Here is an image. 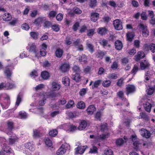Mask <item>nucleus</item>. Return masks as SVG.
Here are the masks:
<instances>
[{
    "mask_svg": "<svg viewBox=\"0 0 155 155\" xmlns=\"http://www.w3.org/2000/svg\"><path fill=\"white\" fill-rule=\"evenodd\" d=\"M152 105L151 104L148 102H146L144 104V108L145 110L148 112H150L151 111Z\"/></svg>",
    "mask_w": 155,
    "mask_h": 155,
    "instance_id": "obj_25",
    "label": "nucleus"
},
{
    "mask_svg": "<svg viewBox=\"0 0 155 155\" xmlns=\"http://www.w3.org/2000/svg\"><path fill=\"white\" fill-rule=\"evenodd\" d=\"M80 26V24L79 22H77L75 23L72 26V29L74 31H76L78 29V28Z\"/></svg>",
    "mask_w": 155,
    "mask_h": 155,
    "instance_id": "obj_55",
    "label": "nucleus"
},
{
    "mask_svg": "<svg viewBox=\"0 0 155 155\" xmlns=\"http://www.w3.org/2000/svg\"><path fill=\"white\" fill-rule=\"evenodd\" d=\"M109 135L110 134L108 133H107L106 134H103L95 137V139L97 140H104L108 138Z\"/></svg>",
    "mask_w": 155,
    "mask_h": 155,
    "instance_id": "obj_18",
    "label": "nucleus"
},
{
    "mask_svg": "<svg viewBox=\"0 0 155 155\" xmlns=\"http://www.w3.org/2000/svg\"><path fill=\"white\" fill-rule=\"evenodd\" d=\"M65 44L67 45H71V38L69 36H67L65 40Z\"/></svg>",
    "mask_w": 155,
    "mask_h": 155,
    "instance_id": "obj_60",
    "label": "nucleus"
},
{
    "mask_svg": "<svg viewBox=\"0 0 155 155\" xmlns=\"http://www.w3.org/2000/svg\"><path fill=\"white\" fill-rule=\"evenodd\" d=\"M87 92L86 88H83L81 90L79 93L80 95L81 96H84Z\"/></svg>",
    "mask_w": 155,
    "mask_h": 155,
    "instance_id": "obj_62",
    "label": "nucleus"
},
{
    "mask_svg": "<svg viewBox=\"0 0 155 155\" xmlns=\"http://www.w3.org/2000/svg\"><path fill=\"white\" fill-rule=\"evenodd\" d=\"M150 66L149 63L146 60L144 61V62H141L140 63V68H147Z\"/></svg>",
    "mask_w": 155,
    "mask_h": 155,
    "instance_id": "obj_37",
    "label": "nucleus"
},
{
    "mask_svg": "<svg viewBox=\"0 0 155 155\" xmlns=\"http://www.w3.org/2000/svg\"><path fill=\"white\" fill-rule=\"evenodd\" d=\"M45 144L48 147L52 146L53 144L51 140L48 137H45L44 139Z\"/></svg>",
    "mask_w": 155,
    "mask_h": 155,
    "instance_id": "obj_30",
    "label": "nucleus"
},
{
    "mask_svg": "<svg viewBox=\"0 0 155 155\" xmlns=\"http://www.w3.org/2000/svg\"><path fill=\"white\" fill-rule=\"evenodd\" d=\"M106 52H103L102 51H98L97 54V58H98L100 59H102L104 56L106 54Z\"/></svg>",
    "mask_w": 155,
    "mask_h": 155,
    "instance_id": "obj_44",
    "label": "nucleus"
},
{
    "mask_svg": "<svg viewBox=\"0 0 155 155\" xmlns=\"http://www.w3.org/2000/svg\"><path fill=\"white\" fill-rule=\"evenodd\" d=\"M108 77L110 79H116L117 78V76L115 73H110L108 74Z\"/></svg>",
    "mask_w": 155,
    "mask_h": 155,
    "instance_id": "obj_54",
    "label": "nucleus"
},
{
    "mask_svg": "<svg viewBox=\"0 0 155 155\" xmlns=\"http://www.w3.org/2000/svg\"><path fill=\"white\" fill-rule=\"evenodd\" d=\"M114 44L115 48L117 50H121L123 47V44L121 41L119 40H117L115 42Z\"/></svg>",
    "mask_w": 155,
    "mask_h": 155,
    "instance_id": "obj_17",
    "label": "nucleus"
},
{
    "mask_svg": "<svg viewBox=\"0 0 155 155\" xmlns=\"http://www.w3.org/2000/svg\"><path fill=\"white\" fill-rule=\"evenodd\" d=\"M113 25L114 28L116 30H120L123 29L122 22L120 19L114 20L113 22Z\"/></svg>",
    "mask_w": 155,
    "mask_h": 155,
    "instance_id": "obj_3",
    "label": "nucleus"
},
{
    "mask_svg": "<svg viewBox=\"0 0 155 155\" xmlns=\"http://www.w3.org/2000/svg\"><path fill=\"white\" fill-rule=\"evenodd\" d=\"M72 10L73 12L76 14L79 15L82 13V11L79 8L76 7H74Z\"/></svg>",
    "mask_w": 155,
    "mask_h": 155,
    "instance_id": "obj_45",
    "label": "nucleus"
},
{
    "mask_svg": "<svg viewBox=\"0 0 155 155\" xmlns=\"http://www.w3.org/2000/svg\"><path fill=\"white\" fill-rule=\"evenodd\" d=\"M25 147L26 149H29L31 151H33L35 149L34 145L32 142H30L26 143L25 144Z\"/></svg>",
    "mask_w": 155,
    "mask_h": 155,
    "instance_id": "obj_22",
    "label": "nucleus"
},
{
    "mask_svg": "<svg viewBox=\"0 0 155 155\" xmlns=\"http://www.w3.org/2000/svg\"><path fill=\"white\" fill-rule=\"evenodd\" d=\"M108 124L107 123L101 124L100 126V130L101 131L104 132L108 129Z\"/></svg>",
    "mask_w": 155,
    "mask_h": 155,
    "instance_id": "obj_39",
    "label": "nucleus"
},
{
    "mask_svg": "<svg viewBox=\"0 0 155 155\" xmlns=\"http://www.w3.org/2000/svg\"><path fill=\"white\" fill-rule=\"evenodd\" d=\"M108 30L105 27L100 28L98 29L97 33L101 35H103L106 34Z\"/></svg>",
    "mask_w": 155,
    "mask_h": 155,
    "instance_id": "obj_16",
    "label": "nucleus"
},
{
    "mask_svg": "<svg viewBox=\"0 0 155 155\" xmlns=\"http://www.w3.org/2000/svg\"><path fill=\"white\" fill-rule=\"evenodd\" d=\"M7 127L4 129V131L8 135L11 132L14 128V123L12 121H8L7 122Z\"/></svg>",
    "mask_w": 155,
    "mask_h": 155,
    "instance_id": "obj_4",
    "label": "nucleus"
},
{
    "mask_svg": "<svg viewBox=\"0 0 155 155\" xmlns=\"http://www.w3.org/2000/svg\"><path fill=\"white\" fill-rule=\"evenodd\" d=\"M45 18L44 17H38L35 19L34 22V23L35 25L38 26L40 25L44 20H45Z\"/></svg>",
    "mask_w": 155,
    "mask_h": 155,
    "instance_id": "obj_24",
    "label": "nucleus"
},
{
    "mask_svg": "<svg viewBox=\"0 0 155 155\" xmlns=\"http://www.w3.org/2000/svg\"><path fill=\"white\" fill-rule=\"evenodd\" d=\"M97 4V0H90L89 3V7L91 8H94L95 7Z\"/></svg>",
    "mask_w": 155,
    "mask_h": 155,
    "instance_id": "obj_35",
    "label": "nucleus"
},
{
    "mask_svg": "<svg viewBox=\"0 0 155 155\" xmlns=\"http://www.w3.org/2000/svg\"><path fill=\"white\" fill-rule=\"evenodd\" d=\"M41 76L43 79L44 80L47 79L50 77L49 73L47 71H42L41 74Z\"/></svg>",
    "mask_w": 155,
    "mask_h": 155,
    "instance_id": "obj_32",
    "label": "nucleus"
},
{
    "mask_svg": "<svg viewBox=\"0 0 155 155\" xmlns=\"http://www.w3.org/2000/svg\"><path fill=\"white\" fill-rule=\"evenodd\" d=\"M64 51L63 49L60 48H58L56 50L55 54L56 56L58 58H61L63 54Z\"/></svg>",
    "mask_w": 155,
    "mask_h": 155,
    "instance_id": "obj_23",
    "label": "nucleus"
},
{
    "mask_svg": "<svg viewBox=\"0 0 155 155\" xmlns=\"http://www.w3.org/2000/svg\"><path fill=\"white\" fill-rule=\"evenodd\" d=\"M95 29H89L87 31V35L89 37H92L94 34Z\"/></svg>",
    "mask_w": 155,
    "mask_h": 155,
    "instance_id": "obj_59",
    "label": "nucleus"
},
{
    "mask_svg": "<svg viewBox=\"0 0 155 155\" xmlns=\"http://www.w3.org/2000/svg\"><path fill=\"white\" fill-rule=\"evenodd\" d=\"M57 14L56 11H52L49 12L48 14V17L50 18H53L55 17Z\"/></svg>",
    "mask_w": 155,
    "mask_h": 155,
    "instance_id": "obj_40",
    "label": "nucleus"
},
{
    "mask_svg": "<svg viewBox=\"0 0 155 155\" xmlns=\"http://www.w3.org/2000/svg\"><path fill=\"white\" fill-rule=\"evenodd\" d=\"M66 103V100L64 98H61L58 101V103L59 105H63Z\"/></svg>",
    "mask_w": 155,
    "mask_h": 155,
    "instance_id": "obj_58",
    "label": "nucleus"
},
{
    "mask_svg": "<svg viewBox=\"0 0 155 155\" xmlns=\"http://www.w3.org/2000/svg\"><path fill=\"white\" fill-rule=\"evenodd\" d=\"M141 135L143 137L148 139L151 137V134L149 130L143 128L141 129Z\"/></svg>",
    "mask_w": 155,
    "mask_h": 155,
    "instance_id": "obj_9",
    "label": "nucleus"
},
{
    "mask_svg": "<svg viewBox=\"0 0 155 155\" xmlns=\"http://www.w3.org/2000/svg\"><path fill=\"white\" fill-rule=\"evenodd\" d=\"M29 48L28 49L30 52H33L35 53H36L37 52L38 50L35 43H33L29 45Z\"/></svg>",
    "mask_w": 155,
    "mask_h": 155,
    "instance_id": "obj_21",
    "label": "nucleus"
},
{
    "mask_svg": "<svg viewBox=\"0 0 155 155\" xmlns=\"http://www.w3.org/2000/svg\"><path fill=\"white\" fill-rule=\"evenodd\" d=\"M134 36V35L132 32L127 33L126 34L127 40L130 42L132 41Z\"/></svg>",
    "mask_w": 155,
    "mask_h": 155,
    "instance_id": "obj_27",
    "label": "nucleus"
},
{
    "mask_svg": "<svg viewBox=\"0 0 155 155\" xmlns=\"http://www.w3.org/2000/svg\"><path fill=\"white\" fill-rule=\"evenodd\" d=\"M77 107L80 109H84L85 107V103L83 101H80L77 104Z\"/></svg>",
    "mask_w": 155,
    "mask_h": 155,
    "instance_id": "obj_38",
    "label": "nucleus"
},
{
    "mask_svg": "<svg viewBox=\"0 0 155 155\" xmlns=\"http://www.w3.org/2000/svg\"><path fill=\"white\" fill-rule=\"evenodd\" d=\"M96 110V108L94 105H89L86 109V111L88 115H92Z\"/></svg>",
    "mask_w": 155,
    "mask_h": 155,
    "instance_id": "obj_13",
    "label": "nucleus"
},
{
    "mask_svg": "<svg viewBox=\"0 0 155 155\" xmlns=\"http://www.w3.org/2000/svg\"><path fill=\"white\" fill-rule=\"evenodd\" d=\"M117 94L119 98L122 101H126L127 100L126 98L124 96V92L123 91H119L117 93Z\"/></svg>",
    "mask_w": 155,
    "mask_h": 155,
    "instance_id": "obj_33",
    "label": "nucleus"
},
{
    "mask_svg": "<svg viewBox=\"0 0 155 155\" xmlns=\"http://www.w3.org/2000/svg\"><path fill=\"white\" fill-rule=\"evenodd\" d=\"M78 60L80 62H82L84 64L87 62V56L85 54H82L78 57Z\"/></svg>",
    "mask_w": 155,
    "mask_h": 155,
    "instance_id": "obj_29",
    "label": "nucleus"
},
{
    "mask_svg": "<svg viewBox=\"0 0 155 155\" xmlns=\"http://www.w3.org/2000/svg\"><path fill=\"white\" fill-rule=\"evenodd\" d=\"M3 97L4 99L7 102V104H6V105L7 106H8L10 105V101L9 99V97H3V94H0V101L2 100V98Z\"/></svg>",
    "mask_w": 155,
    "mask_h": 155,
    "instance_id": "obj_49",
    "label": "nucleus"
},
{
    "mask_svg": "<svg viewBox=\"0 0 155 155\" xmlns=\"http://www.w3.org/2000/svg\"><path fill=\"white\" fill-rule=\"evenodd\" d=\"M12 17L9 13H5L2 17L3 20L5 21H8L11 20Z\"/></svg>",
    "mask_w": 155,
    "mask_h": 155,
    "instance_id": "obj_26",
    "label": "nucleus"
},
{
    "mask_svg": "<svg viewBox=\"0 0 155 155\" xmlns=\"http://www.w3.org/2000/svg\"><path fill=\"white\" fill-rule=\"evenodd\" d=\"M139 25L142 30L143 36L145 37H147L149 35V31L147 29V27L143 24H140Z\"/></svg>",
    "mask_w": 155,
    "mask_h": 155,
    "instance_id": "obj_8",
    "label": "nucleus"
},
{
    "mask_svg": "<svg viewBox=\"0 0 155 155\" xmlns=\"http://www.w3.org/2000/svg\"><path fill=\"white\" fill-rule=\"evenodd\" d=\"M126 94L128 96L130 94L134 93L136 91V87L133 84L127 85L126 87Z\"/></svg>",
    "mask_w": 155,
    "mask_h": 155,
    "instance_id": "obj_5",
    "label": "nucleus"
},
{
    "mask_svg": "<svg viewBox=\"0 0 155 155\" xmlns=\"http://www.w3.org/2000/svg\"><path fill=\"white\" fill-rule=\"evenodd\" d=\"M111 82L110 80H105L103 81L102 85L105 87H108L110 86Z\"/></svg>",
    "mask_w": 155,
    "mask_h": 155,
    "instance_id": "obj_46",
    "label": "nucleus"
},
{
    "mask_svg": "<svg viewBox=\"0 0 155 155\" xmlns=\"http://www.w3.org/2000/svg\"><path fill=\"white\" fill-rule=\"evenodd\" d=\"M137 138V136L134 135H132L130 138V139L134 142L133 144L134 148L136 150H139L140 143L138 141L136 140Z\"/></svg>",
    "mask_w": 155,
    "mask_h": 155,
    "instance_id": "obj_6",
    "label": "nucleus"
},
{
    "mask_svg": "<svg viewBox=\"0 0 155 155\" xmlns=\"http://www.w3.org/2000/svg\"><path fill=\"white\" fill-rule=\"evenodd\" d=\"M30 35L31 37L34 39H37L38 38V33L37 32L31 31L30 32Z\"/></svg>",
    "mask_w": 155,
    "mask_h": 155,
    "instance_id": "obj_42",
    "label": "nucleus"
},
{
    "mask_svg": "<svg viewBox=\"0 0 155 155\" xmlns=\"http://www.w3.org/2000/svg\"><path fill=\"white\" fill-rule=\"evenodd\" d=\"M140 118L143 119L145 120L148 119V116L145 113L143 112H141L140 113Z\"/></svg>",
    "mask_w": 155,
    "mask_h": 155,
    "instance_id": "obj_56",
    "label": "nucleus"
},
{
    "mask_svg": "<svg viewBox=\"0 0 155 155\" xmlns=\"http://www.w3.org/2000/svg\"><path fill=\"white\" fill-rule=\"evenodd\" d=\"M3 150L4 151L8 153H11L13 152V150L9 146H4Z\"/></svg>",
    "mask_w": 155,
    "mask_h": 155,
    "instance_id": "obj_41",
    "label": "nucleus"
},
{
    "mask_svg": "<svg viewBox=\"0 0 155 155\" xmlns=\"http://www.w3.org/2000/svg\"><path fill=\"white\" fill-rule=\"evenodd\" d=\"M15 87L13 83L5 82L0 83V91L3 89L8 90L12 89Z\"/></svg>",
    "mask_w": 155,
    "mask_h": 155,
    "instance_id": "obj_1",
    "label": "nucleus"
},
{
    "mask_svg": "<svg viewBox=\"0 0 155 155\" xmlns=\"http://www.w3.org/2000/svg\"><path fill=\"white\" fill-rule=\"evenodd\" d=\"M4 73L8 78L11 76L12 74V72L9 70V68H6L4 71Z\"/></svg>",
    "mask_w": 155,
    "mask_h": 155,
    "instance_id": "obj_57",
    "label": "nucleus"
},
{
    "mask_svg": "<svg viewBox=\"0 0 155 155\" xmlns=\"http://www.w3.org/2000/svg\"><path fill=\"white\" fill-rule=\"evenodd\" d=\"M145 48H147L151 51L153 53L155 52V44L152 43L149 45L147 44H145L144 45Z\"/></svg>",
    "mask_w": 155,
    "mask_h": 155,
    "instance_id": "obj_19",
    "label": "nucleus"
},
{
    "mask_svg": "<svg viewBox=\"0 0 155 155\" xmlns=\"http://www.w3.org/2000/svg\"><path fill=\"white\" fill-rule=\"evenodd\" d=\"M73 71L75 73L74 74L72 75V79L76 82H79L81 81V77L80 75L81 71L80 68H73Z\"/></svg>",
    "mask_w": 155,
    "mask_h": 155,
    "instance_id": "obj_2",
    "label": "nucleus"
},
{
    "mask_svg": "<svg viewBox=\"0 0 155 155\" xmlns=\"http://www.w3.org/2000/svg\"><path fill=\"white\" fill-rule=\"evenodd\" d=\"M87 148V146H81L79 145L75 149V154H83L86 149Z\"/></svg>",
    "mask_w": 155,
    "mask_h": 155,
    "instance_id": "obj_7",
    "label": "nucleus"
},
{
    "mask_svg": "<svg viewBox=\"0 0 155 155\" xmlns=\"http://www.w3.org/2000/svg\"><path fill=\"white\" fill-rule=\"evenodd\" d=\"M89 153H98L97 148L95 146H93L92 148L90 149Z\"/></svg>",
    "mask_w": 155,
    "mask_h": 155,
    "instance_id": "obj_53",
    "label": "nucleus"
},
{
    "mask_svg": "<svg viewBox=\"0 0 155 155\" xmlns=\"http://www.w3.org/2000/svg\"><path fill=\"white\" fill-rule=\"evenodd\" d=\"M61 85L56 81H53L51 83V88L53 91H57L60 89Z\"/></svg>",
    "mask_w": 155,
    "mask_h": 155,
    "instance_id": "obj_12",
    "label": "nucleus"
},
{
    "mask_svg": "<svg viewBox=\"0 0 155 155\" xmlns=\"http://www.w3.org/2000/svg\"><path fill=\"white\" fill-rule=\"evenodd\" d=\"M58 134V131L56 129H53L50 130L49 132V134L50 136L54 137Z\"/></svg>",
    "mask_w": 155,
    "mask_h": 155,
    "instance_id": "obj_36",
    "label": "nucleus"
},
{
    "mask_svg": "<svg viewBox=\"0 0 155 155\" xmlns=\"http://www.w3.org/2000/svg\"><path fill=\"white\" fill-rule=\"evenodd\" d=\"M19 115L21 119H26L27 117V114L24 111H20L19 112Z\"/></svg>",
    "mask_w": 155,
    "mask_h": 155,
    "instance_id": "obj_47",
    "label": "nucleus"
},
{
    "mask_svg": "<svg viewBox=\"0 0 155 155\" xmlns=\"http://www.w3.org/2000/svg\"><path fill=\"white\" fill-rule=\"evenodd\" d=\"M86 45L89 48V51L91 53H93L94 51V46L88 43H87Z\"/></svg>",
    "mask_w": 155,
    "mask_h": 155,
    "instance_id": "obj_50",
    "label": "nucleus"
},
{
    "mask_svg": "<svg viewBox=\"0 0 155 155\" xmlns=\"http://www.w3.org/2000/svg\"><path fill=\"white\" fill-rule=\"evenodd\" d=\"M144 52L142 51L138 52L137 54L135 56V60L137 61H139L141 59L143 58L145 56Z\"/></svg>",
    "mask_w": 155,
    "mask_h": 155,
    "instance_id": "obj_11",
    "label": "nucleus"
},
{
    "mask_svg": "<svg viewBox=\"0 0 155 155\" xmlns=\"http://www.w3.org/2000/svg\"><path fill=\"white\" fill-rule=\"evenodd\" d=\"M33 137L35 138H39L40 137V131L37 130H35L33 131Z\"/></svg>",
    "mask_w": 155,
    "mask_h": 155,
    "instance_id": "obj_48",
    "label": "nucleus"
},
{
    "mask_svg": "<svg viewBox=\"0 0 155 155\" xmlns=\"http://www.w3.org/2000/svg\"><path fill=\"white\" fill-rule=\"evenodd\" d=\"M99 43L100 45L104 48L106 47H110L111 46L110 45L108 44V41L104 38L100 39Z\"/></svg>",
    "mask_w": 155,
    "mask_h": 155,
    "instance_id": "obj_15",
    "label": "nucleus"
},
{
    "mask_svg": "<svg viewBox=\"0 0 155 155\" xmlns=\"http://www.w3.org/2000/svg\"><path fill=\"white\" fill-rule=\"evenodd\" d=\"M52 25L51 23L48 21H45L44 23V26L46 28H49V27H51Z\"/></svg>",
    "mask_w": 155,
    "mask_h": 155,
    "instance_id": "obj_61",
    "label": "nucleus"
},
{
    "mask_svg": "<svg viewBox=\"0 0 155 155\" xmlns=\"http://www.w3.org/2000/svg\"><path fill=\"white\" fill-rule=\"evenodd\" d=\"M124 143V140L122 138H119L116 140L115 143L117 147H121Z\"/></svg>",
    "mask_w": 155,
    "mask_h": 155,
    "instance_id": "obj_28",
    "label": "nucleus"
},
{
    "mask_svg": "<svg viewBox=\"0 0 155 155\" xmlns=\"http://www.w3.org/2000/svg\"><path fill=\"white\" fill-rule=\"evenodd\" d=\"M113 153V151L111 149L108 148L104 151V154L103 155H112Z\"/></svg>",
    "mask_w": 155,
    "mask_h": 155,
    "instance_id": "obj_43",
    "label": "nucleus"
},
{
    "mask_svg": "<svg viewBox=\"0 0 155 155\" xmlns=\"http://www.w3.org/2000/svg\"><path fill=\"white\" fill-rule=\"evenodd\" d=\"M87 126V122L85 120H83L81 122L79 125L78 127V128L80 130H82L84 129Z\"/></svg>",
    "mask_w": 155,
    "mask_h": 155,
    "instance_id": "obj_20",
    "label": "nucleus"
},
{
    "mask_svg": "<svg viewBox=\"0 0 155 155\" xmlns=\"http://www.w3.org/2000/svg\"><path fill=\"white\" fill-rule=\"evenodd\" d=\"M74 104V102L72 100H69L68 103L66 104V107L67 108H70L73 106Z\"/></svg>",
    "mask_w": 155,
    "mask_h": 155,
    "instance_id": "obj_51",
    "label": "nucleus"
},
{
    "mask_svg": "<svg viewBox=\"0 0 155 155\" xmlns=\"http://www.w3.org/2000/svg\"><path fill=\"white\" fill-rule=\"evenodd\" d=\"M124 79L121 78L118 80L117 82V84L119 87H121L124 83Z\"/></svg>",
    "mask_w": 155,
    "mask_h": 155,
    "instance_id": "obj_64",
    "label": "nucleus"
},
{
    "mask_svg": "<svg viewBox=\"0 0 155 155\" xmlns=\"http://www.w3.org/2000/svg\"><path fill=\"white\" fill-rule=\"evenodd\" d=\"M99 16L100 15L99 13L95 12H93L91 13V20L93 22H96L99 19Z\"/></svg>",
    "mask_w": 155,
    "mask_h": 155,
    "instance_id": "obj_10",
    "label": "nucleus"
},
{
    "mask_svg": "<svg viewBox=\"0 0 155 155\" xmlns=\"http://www.w3.org/2000/svg\"><path fill=\"white\" fill-rule=\"evenodd\" d=\"M102 114V113L101 110L98 111L95 114V117L96 119L97 120H101Z\"/></svg>",
    "mask_w": 155,
    "mask_h": 155,
    "instance_id": "obj_34",
    "label": "nucleus"
},
{
    "mask_svg": "<svg viewBox=\"0 0 155 155\" xmlns=\"http://www.w3.org/2000/svg\"><path fill=\"white\" fill-rule=\"evenodd\" d=\"M62 83L63 84L66 86H68L70 85V80L67 77H65L62 78Z\"/></svg>",
    "mask_w": 155,
    "mask_h": 155,
    "instance_id": "obj_31",
    "label": "nucleus"
},
{
    "mask_svg": "<svg viewBox=\"0 0 155 155\" xmlns=\"http://www.w3.org/2000/svg\"><path fill=\"white\" fill-rule=\"evenodd\" d=\"M51 28L53 30L57 32L60 30L59 26L57 24H54L51 26Z\"/></svg>",
    "mask_w": 155,
    "mask_h": 155,
    "instance_id": "obj_52",
    "label": "nucleus"
},
{
    "mask_svg": "<svg viewBox=\"0 0 155 155\" xmlns=\"http://www.w3.org/2000/svg\"><path fill=\"white\" fill-rule=\"evenodd\" d=\"M70 64L68 62H65L62 63L60 68H69Z\"/></svg>",
    "mask_w": 155,
    "mask_h": 155,
    "instance_id": "obj_63",
    "label": "nucleus"
},
{
    "mask_svg": "<svg viewBox=\"0 0 155 155\" xmlns=\"http://www.w3.org/2000/svg\"><path fill=\"white\" fill-rule=\"evenodd\" d=\"M66 150L65 146L62 144L57 151L56 154L58 155H62L66 152Z\"/></svg>",
    "mask_w": 155,
    "mask_h": 155,
    "instance_id": "obj_14",
    "label": "nucleus"
}]
</instances>
